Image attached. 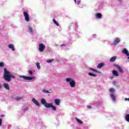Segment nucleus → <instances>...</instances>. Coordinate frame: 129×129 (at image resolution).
Here are the masks:
<instances>
[{"mask_svg": "<svg viewBox=\"0 0 129 129\" xmlns=\"http://www.w3.org/2000/svg\"><path fill=\"white\" fill-rule=\"evenodd\" d=\"M12 78H16V77L12 75L11 72L7 70V68H4V79L5 80L8 81V82H11Z\"/></svg>", "mask_w": 129, "mask_h": 129, "instance_id": "obj_1", "label": "nucleus"}, {"mask_svg": "<svg viewBox=\"0 0 129 129\" xmlns=\"http://www.w3.org/2000/svg\"><path fill=\"white\" fill-rule=\"evenodd\" d=\"M66 80L67 82H70V85L71 87H72L73 88L75 86H76V83L75 82V81L72 80V79L70 78H68L66 79Z\"/></svg>", "mask_w": 129, "mask_h": 129, "instance_id": "obj_2", "label": "nucleus"}, {"mask_svg": "<svg viewBox=\"0 0 129 129\" xmlns=\"http://www.w3.org/2000/svg\"><path fill=\"white\" fill-rule=\"evenodd\" d=\"M45 48H46V46H45V45H44V44L40 43L39 44L38 50L39 52H44V50H45Z\"/></svg>", "mask_w": 129, "mask_h": 129, "instance_id": "obj_3", "label": "nucleus"}, {"mask_svg": "<svg viewBox=\"0 0 129 129\" xmlns=\"http://www.w3.org/2000/svg\"><path fill=\"white\" fill-rule=\"evenodd\" d=\"M23 15L25 17L26 22H29L30 21V16H29L28 12L24 11L23 12Z\"/></svg>", "mask_w": 129, "mask_h": 129, "instance_id": "obj_4", "label": "nucleus"}, {"mask_svg": "<svg viewBox=\"0 0 129 129\" xmlns=\"http://www.w3.org/2000/svg\"><path fill=\"white\" fill-rule=\"evenodd\" d=\"M114 67H116L117 69H118L119 72H120V73H122V74H123V73H124V71L119 65L117 64H114Z\"/></svg>", "mask_w": 129, "mask_h": 129, "instance_id": "obj_5", "label": "nucleus"}, {"mask_svg": "<svg viewBox=\"0 0 129 129\" xmlns=\"http://www.w3.org/2000/svg\"><path fill=\"white\" fill-rule=\"evenodd\" d=\"M41 104H43V105H44L45 107H46V108L48 107H47L48 106V105H49V103H47V102L46 101V100H45V99L44 98L41 99Z\"/></svg>", "mask_w": 129, "mask_h": 129, "instance_id": "obj_6", "label": "nucleus"}, {"mask_svg": "<svg viewBox=\"0 0 129 129\" xmlns=\"http://www.w3.org/2000/svg\"><path fill=\"white\" fill-rule=\"evenodd\" d=\"M46 107H47V108H51L53 110H54V111H56L57 110V108H56V106L53 105V104L52 103H49V105H48L47 106H46Z\"/></svg>", "mask_w": 129, "mask_h": 129, "instance_id": "obj_7", "label": "nucleus"}, {"mask_svg": "<svg viewBox=\"0 0 129 129\" xmlns=\"http://www.w3.org/2000/svg\"><path fill=\"white\" fill-rule=\"evenodd\" d=\"M21 77L24 79V80H33V79H35L34 77H30L26 76H22Z\"/></svg>", "mask_w": 129, "mask_h": 129, "instance_id": "obj_8", "label": "nucleus"}, {"mask_svg": "<svg viewBox=\"0 0 129 129\" xmlns=\"http://www.w3.org/2000/svg\"><path fill=\"white\" fill-rule=\"evenodd\" d=\"M32 102L33 103H34L36 105V106H39V107H40V104L39 103L38 101H37V100H36V99L33 98Z\"/></svg>", "mask_w": 129, "mask_h": 129, "instance_id": "obj_9", "label": "nucleus"}, {"mask_svg": "<svg viewBox=\"0 0 129 129\" xmlns=\"http://www.w3.org/2000/svg\"><path fill=\"white\" fill-rule=\"evenodd\" d=\"M110 96L113 101H116V97L115 96V95H114L113 93H111Z\"/></svg>", "mask_w": 129, "mask_h": 129, "instance_id": "obj_10", "label": "nucleus"}, {"mask_svg": "<svg viewBox=\"0 0 129 129\" xmlns=\"http://www.w3.org/2000/svg\"><path fill=\"white\" fill-rule=\"evenodd\" d=\"M122 53H123L124 54H125L127 56H129L128 51L127 50V49H126V48H124L123 49Z\"/></svg>", "mask_w": 129, "mask_h": 129, "instance_id": "obj_11", "label": "nucleus"}, {"mask_svg": "<svg viewBox=\"0 0 129 129\" xmlns=\"http://www.w3.org/2000/svg\"><path fill=\"white\" fill-rule=\"evenodd\" d=\"M4 88H6L7 90H10V86H9V84L7 83H4L3 84Z\"/></svg>", "mask_w": 129, "mask_h": 129, "instance_id": "obj_12", "label": "nucleus"}, {"mask_svg": "<svg viewBox=\"0 0 129 129\" xmlns=\"http://www.w3.org/2000/svg\"><path fill=\"white\" fill-rule=\"evenodd\" d=\"M8 47L10 49H11L12 51H15V46L14 45V44H10Z\"/></svg>", "mask_w": 129, "mask_h": 129, "instance_id": "obj_13", "label": "nucleus"}, {"mask_svg": "<svg viewBox=\"0 0 129 129\" xmlns=\"http://www.w3.org/2000/svg\"><path fill=\"white\" fill-rule=\"evenodd\" d=\"M96 18L97 19H101L102 18V14H101V13L96 14Z\"/></svg>", "mask_w": 129, "mask_h": 129, "instance_id": "obj_14", "label": "nucleus"}, {"mask_svg": "<svg viewBox=\"0 0 129 129\" xmlns=\"http://www.w3.org/2000/svg\"><path fill=\"white\" fill-rule=\"evenodd\" d=\"M120 42V39L118 38H117L113 42V44L114 45H116V44H118Z\"/></svg>", "mask_w": 129, "mask_h": 129, "instance_id": "obj_15", "label": "nucleus"}, {"mask_svg": "<svg viewBox=\"0 0 129 129\" xmlns=\"http://www.w3.org/2000/svg\"><path fill=\"white\" fill-rule=\"evenodd\" d=\"M54 102L56 105H60V99H55L54 100Z\"/></svg>", "mask_w": 129, "mask_h": 129, "instance_id": "obj_16", "label": "nucleus"}, {"mask_svg": "<svg viewBox=\"0 0 129 129\" xmlns=\"http://www.w3.org/2000/svg\"><path fill=\"white\" fill-rule=\"evenodd\" d=\"M116 60V56H113L110 59V62H114Z\"/></svg>", "mask_w": 129, "mask_h": 129, "instance_id": "obj_17", "label": "nucleus"}, {"mask_svg": "<svg viewBox=\"0 0 129 129\" xmlns=\"http://www.w3.org/2000/svg\"><path fill=\"white\" fill-rule=\"evenodd\" d=\"M76 119L77 121H78V122H79V123H80V124H82V123H83V122L81 120H80V119L76 117Z\"/></svg>", "mask_w": 129, "mask_h": 129, "instance_id": "obj_18", "label": "nucleus"}, {"mask_svg": "<svg viewBox=\"0 0 129 129\" xmlns=\"http://www.w3.org/2000/svg\"><path fill=\"white\" fill-rule=\"evenodd\" d=\"M112 73H113V75L114 76H118V74L117 73V71H115V70H113L112 71Z\"/></svg>", "mask_w": 129, "mask_h": 129, "instance_id": "obj_19", "label": "nucleus"}, {"mask_svg": "<svg viewBox=\"0 0 129 129\" xmlns=\"http://www.w3.org/2000/svg\"><path fill=\"white\" fill-rule=\"evenodd\" d=\"M125 120L126 121H127L128 122H129V114H127L125 116Z\"/></svg>", "mask_w": 129, "mask_h": 129, "instance_id": "obj_20", "label": "nucleus"}, {"mask_svg": "<svg viewBox=\"0 0 129 129\" xmlns=\"http://www.w3.org/2000/svg\"><path fill=\"white\" fill-rule=\"evenodd\" d=\"M90 70H92V71H94V72H96V73H100V72L94 69H92V68H90Z\"/></svg>", "mask_w": 129, "mask_h": 129, "instance_id": "obj_21", "label": "nucleus"}, {"mask_svg": "<svg viewBox=\"0 0 129 129\" xmlns=\"http://www.w3.org/2000/svg\"><path fill=\"white\" fill-rule=\"evenodd\" d=\"M28 31L29 32H30L31 34H34V31H33V28H32V27H29Z\"/></svg>", "mask_w": 129, "mask_h": 129, "instance_id": "obj_22", "label": "nucleus"}, {"mask_svg": "<svg viewBox=\"0 0 129 129\" xmlns=\"http://www.w3.org/2000/svg\"><path fill=\"white\" fill-rule=\"evenodd\" d=\"M103 65H104V63H100L97 66V68H101L103 67Z\"/></svg>", "mask_w": 129, "mask_h": 129, "instance_id": "obj_23", "label": "nucleus"}, {"mask_svg": "<svg viewBox=\"0 0 129 129\" xmlns=\"http://www.w3.org/2000/svg\"><path fill=\"white\" fill-rule=\"evenodd\" d=\"M54 24H55L57 27H59V23H57V22L55 19L52 20Z\"/></svg>", "mask_w": 129, "mask_h": 129, "instance_id": "obj_24", "label": "nucleus"}, {"mask_svg": "<svg viewBox=\"0 0 129 129\" xmlns=\"http://www.w3.org/2000/svg\"><path fill=\"white\" fill-rule=\"evenodd\" d=\"M88 75H89V76H92L93 77H96V75H94V74H92L91 73H88Z\"/></svg>", "mask_w": 129, "mask_h": 129, "instance_id": "obj_25", "label": "nucleus"}, {"mask_svg": "<svg viewBox=\"0 0 129 129\" xmlns=\"http://www.w3.org/2000/svg\"><path fill=\"white\" fill-rule=\"evenodd\" d=\"M23 99V97H17L16 98L15 100H17V101H19V100H21Z\"/></svg>", "mask_w": 129, "mask_h": 129, "instance_id": "obj_26", "label": "nucleus"}, {"mask_svg": "<svg viewBox=\"0 0 129 129\" xmlns=\"http://www.w3.org/2000/svg\"><path fill=\"white\" fill-rule=\"evenodd\" d=\"M42 91L44 93H52V92H49L48 90H45V89L43 90Z\"/></svg>", "mask_w": 129, "mask_h": 129, "instance_id": "obj_27", "label": "nucleus"}, {"mask_svg": "<svg viewBox=\"0 0 129 129\" xmlns=\"http://www.w3.org/2000/svg\"><path fill=\"white\" fill-rule=\"evenodd\" d=\"M115 91V90L113 88H110L109 89V92H111V93H113Z\"/></svg>", "mask_w": 129, "mask_h": 129, "instance_id": "obj_28", "label": "nucleus"}, {"mask_svg": "<svg viewBox=\"0 0 129 129\" xmlns=\"http://www.w3.org/2000/svg\"><path fill=\"white\" fill-rule=\"evenodd\" d=\"M36 66H37L38 69H41V66H40V63L37 62Z\"/></svg>", "mask_w": 129, "mask_h": 129, "instance_id": "obj_29", "label": "nucleus"}, {"mask_svg": "<svg viewBox=\"0 0 129 129\" xmlns=\"http://www.w3.org/2000/svg\"><path fill=\"white\" fill-rule=\"evenodd\" d=\"M54 61V59H48L46 61L47 63H51V62H53Z\"/></svg>", "mask_w": 129, "mask_h": 129, "instance_id": "obj_30", "label": "nucleus"}, {"mask_svg": "<svg viewBox=\"0 0 129 129\" xmlns=\"http://www.w3.org/2000/svg\"><path fill=\"white\" fill-rule=\"evenodd\" d=\"M4 66H5V64L4 63V62H0V67H4Z\"/></svg>", "mask_w": 129, "mask_h": 129, "instance_id": "obj_31", "label": "nucleus"}, {"mask_svg": "<svg viewBox=\"0 0 129 129\" xmlns=\"http://www.w3.org/2000/svg\"><path fill=\"white\" fill-rule=\"evenodd\" d=\"M3 124V119L0 118V126Z\"/></svg>", "mask_w": 129, "mask_h": 129, "instance_id": "obj_32", "label": "nucleus"}, {"mask_svg": "<svg viewBox=\"0 0 129 129\" xmlns=\"http://www.w3.org/2000/svg\"><path fill=\"white\" fill-rule=\"evenodd\" d=\"M29 74H30V75H33V72L32 71H29Z\"/></svg>", "mask_w": 129, "mask_h": 129, "instance_id": "obj_33", "label": "nucleus"}, {"mask_svg": "<svg viewBox=\"0 0 129 129\" xmlns=\"http://www.w3.org/2000/svg\"><path fill=\"white\" fill-rule=\"evenodd\" d=\"M87 107L89 109H91V108H92V107L91 106H87Z\"/></svg>", "mask_w": 129, "mask_h": 129, "instance_id": "obj_34", "label": "nucleus"}, {"mask_svg": "<svg viewBox=\"0 0 129 129\" xmlns=\"http://www.w3.org/2000/svg\"><path fill=\"white\" fill-rule=\"evenodd\" d=\"M124 100H125V101L128 100V101H129V98H125Z\"/></svg>", "mask_w": 129, "mask_h": 129, "instance_id": "obj_35", "label": "nucleus"}, {"mask_svg": "<svg viewBox=\"0 0 129 129\" xmlns=\"http://www.w3.org/2000/svg\"><path fill=\"white\" fill-rule=\"evenodd\" d=\"M63 46H66V45L65 44H62V45H61V47H63Z\"/></svg>", "mask_w": 129, "mask_h": 129, "instance_id": "obj_36", "label": "nucleus"}, {"mask_svg": "<svg viewBox=\"0 0 129 129\" xmlns=\"http://www.w3.org/2000/svg\"><path fill=\"white\" fill-rule=\"evenodd\" d=\"M26 110H28V108H26L24 109V111H26Z\"/></svg>", "mask_w": 129, "mask_h": 129, "instance_id": "obj_37", "label": "nucleus"}, {"mask_svg": "<svg viewBox=\"0 0 129 129\" xmlns=\"http://www.w3.org/2000/svg\"><path fill=\"white\" fill-rule=\"evenodd\" d=\"M79 4H80V1L78 2L77 5H79Z\"/></svg>", "mask_w": 129, "mask_h": 129, "instance_id": "obj_38", "label": "nucleus"}, {"mask_svg": "<svg viewBox=\"0 0 129 129\" xmlns=\"http://www.w3.org/2000/svg\"><path fill=\"white\" fill-rule=\"evenodd\" d=\"M75 3H76V0H74Z\"/></svg>", "mask_w": 129, "mask_h": 129, "instance_id": "obj_39", "label": "nucleus"}, {"mask_svg": "<svg viewBox=\"0 0 129 129\" xmlns=\"http://www.w3.org/2000/svg\"><path fill=\"white\" fill-rule=\"evenodd\" d=\"M119 2H121V0H118Z\"/></svg>", "mask_w": 129, "mask_h": 129, "instance_id": "obj_40", "label": "nucleus"}, {"mask_svg": "<svg viewBox=\"0 0 129 129\" xmlns=\"http://www.w3.org/2000/svg\"><path fill=\"white\" fill-rule=\"evenodd\" d=\"M50 91H52V90H50Z\"/></svg>", "mask_w": 129, "mask_h": 129, "instance_id": "obj_41", "label": "nucleus"}, {"mask_svg": "<svg viewBox=\"0 0 129 129\" xmlns=\"http://www.w3.org/2000/svg\"><path fill=\"white\" fill-rule=\"evenodd\" d=\"M2 116H4V115H2Z\"/></svg>", "mask_w": 129, "mask_h": 129, "instance_id": "obj_42", "label": "nucleus"}]
</instances>
